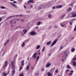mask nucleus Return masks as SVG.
Masks as SVG:
<instances>
[{
  "mask_svg": "<svg viewBox=\"0 0 76 76\" xmlns=\"http://www.w3.org/2000/svg\"><path fill=\"white\" fill-rule=\"evenodd\" d=\"M47 44V45H50V44H51V41H49L48 42H47L46 43Z\"/></svg>",
  "mask_w": 76,
  "mask_h": 76,
  "instance_id": "nucleus-14",
  "label": "nucleus"
},
{
  "mask_svg": "<svg viewBox=\"0 0 76 76\" xmlns=\"http://www.w3.org/2000/svg\"><path fill=\"white\" fill-rule=\"evenodd\" d=\"M71 51L72 52H74V51H75V48H73L71 50Z\"/></svg>",
  "mask_w": 76,
  "mask_h": 76,
  "instance_id": "nucleus-32",
  "label": "nucleus"
},
{
  "mask_svg": "<svg viewBox=\"0 0 76 76\" xmlns=\"http://www.w3.org/2000/svg\"><path fill=\"white\" fill-rule=\"evenodd\" d=\"M58 70H56V73H58Z\"/></svg>",
  "mask_w": 76,
  "mask_h": 76,
  "instance_id": "nucleus-44",
  "label": "nucleus"
},
{
  "mask_svg": "<svg viewBox=\"0 0 76 76\" xmlns=\"http://www.w3.org/2000/svg\"><path fill=\"white\" fill-rule=\"evenodd\" d=\"M55 8V7L54 6H53V7H52V9H54Z\"/></svg>",
  "mask_w": 76,
  "mask_h": 76,
  "instance_id": "nucleus-51",
  "label": "nucleus"
},
{
  "mask_svg": "<svg viewBox=\"0 0 76 76\" xmlns=\"http://www.w3.org/2000/svg\"><path fill=\"white\" fill-rule=\"evenodd\" d=\"M48 76H52V75L50 72H48L47 73Z\"/></svg>",
  "mask_w": 76,
  "mask_h": 76,
  "instance_id": "nucleus-12",
  "label": "nucleus"
},
{
  "mask_svg": "<svg viewBox=\"0 0 76 76\" xmlns=\"http://www.w3.org/2000/svg\"><path fill=\"white\" fill-rule=\"evenodd\" d=\"M38 9H41V7H39L38 8Z\"/></svg>",
  "mask_w": 76,
  "mask_h": 76,
  "instance_id": "nucleus-58",
  "label": "nucleus"
},
{
  "mask_svg": "<svg viewBox=\"0 0 76 76\" xmlns=\"http://www.w3.org/2000/svg\"><path fill=\"white\" fill-rule=\"evenodd\" d=\"M74 31H76V25L75 26V28L74 29Z\"/></svg>",
  "mask_w": 76,
  "mask_h": 76,
  "instance_id": "nucleus-38",
  "label": "nucleus"
},
{
  "mask_svg": "<svg viewBox=\"0 0 76 76\" xmlns=\"http://www.w3.org/2000/svg\"><path fill=\"white\" fill-rule=\"evenodd\" d=\"M60 26H62V27H64V26H65V25H62V24H61Z\"/></svg>",
  "mask_w": 76,
  "mask_h": 76,
  "instance_id": "nucleus-36",
  "label": "nucleus"
},
{
  "mask_svg": "<svg viewBox=\"0 0 76 76\" xmlns=\"http://www.w3.org/2000/svg\"><path fill=\"white\" fill-rule=\"evenodd\" d=\"M75 13H76V12L75 11L72 12L71 14L72 15H75Z\"/></svg>",
  "mask_w": 76,
  "mask_h": 76,
  "instance_id": "nucleus-23",
  "label": "nucleus"
},
{
  "mask_svg": "<svg viewBox=\"0 0 76 76\" xmlns=\"http://www.w3.org/2000/svg\"><path fill=\"white\" fill-rule=\"evenodd\" d=\"M21 22H25V20L23 19H21Z\"/></svg>",
  "mask_w": 76,
  "mask_h": 76,
  "instance_id": "nucleus-35",
  "label": "nucleus"
},
{
  "mask_svg": "<svg viewBox=\"0 0 76 76\" xmlns=\"http://www.w3.org/2000/svg\"><path fill=\"white\" fill-rule=\"evenodd\" d=\"M74 39V37H72L71 38V39Z\"/></svg>",
  "mask_w": 76,
  "mask_h": 76,
  "instance_id": "nucleus-61",
  "label": "nucleus"
},
{
  "mask_svg": "<svg viewBox=\"0 0 76 76\" xmlns=\"http://www.w3.org/2000/svg\"><path fill=\"white\" fill-rule=\"evenodd\" d=\"M21 66H24V61H22L21 62Z\"/></svg>",
  "mask_w": 76,
  "mask_h": 76,
  "instance_id": "nucleus-17",
  "label": "nucleus"
},
{
  "mask_svg": "<svg viewBox=\"0 0 76 76\" xmlns=\"http://www.w3.org/2000/svg\"><path fill=\"white\" fill-rule=\"evenodd\" d=\"M15 20H11L10 22L11 23H14V22H15Z\"/></svg>",
  "mask_w": 76,
  "mask_h": 76,
  "instance_id": "nucleus-15",
  "label": "nucleus"
},
{
  "mask_svg": "<svg viewBox=\"0 0 76 76\" xmlns=\"http://www.w3.org/2000/svg\"><path fill=\"white\" fill-rule=\"evenodd\" d=\"M63 7L62 5H58L56 7V9H60V8H61Z\"/></svg>",
  "mask_w": 76,
  "mask_h": 76,
  "instance_id": "nucleus-5",
  "label": "nucleus"
},
{
  "mask_svg": "<svg viewBox=\"0 0 76 76\" xmlns=\"http://www.w3.org/2000/svg\"><path fill=\"white\" fill-rule=\"evenodd\" d=\"M20 69H22V67H20Z\"/></svg>",
  "mask_w": 76,
  "mask_h": 76,
  "instance_id": "nucleus-64",
  "label": "nucleus"
},
{
  "mask_svg": "<svg viewBox=\"0 0 76 76\" xmlns=\"http://www.w3.org/2000/svg\"><path fill=\"white\" fill-rule=\"evenodd\" d=\"M45 50V46H44L43 48V49L42 50V51L44 52V50Z\"/></svg>",
  "mask_w": 76,
  "mask_h": 76,
  "instance_id": "nucleus-37",
  "label": "nucleus"
},
{
  "mask_svg": "<svg viewBox=\"0 0 76 76\" xmlns=\"http://www.w3.org/2000/svg\"><path fill=\"white\" fill-rule=\"evenodd\" d=\"M13 18V16H10V18Z\"/></svg>",
  "mask_w": 76,
  "mask_h": 76,
  "instance_id": "nucleus-62",
  "label": "nucleus"
},
{
  "mask_svg": "<svg viewBox=\"0 0 76 76\" xmlns=\"http://www.w3.org/2000/svg\"><path fill=\"white\" fill-rule=\"evenodd\" d=\"M29 57H28L27 58V60H29Z\"/></svg>",
  "mask_w": 76,
  "mask_h": 76,
  "instance_id": "nucleus-59",
  "label": "nucleus"
},
{
  "mask_svg": "<svg viewBox=\"0 0 76 76\" xmlns=\"http://www.w3.org/2000/svg\"><path fill=\"white\" fill-rule=\"evenodd\" d=\"M72 64H73V66H76V62L73 61Z\"/></svg>",
  "mask_w": 76,
  "mask_h": 76,
  "instance_id": "nucleus-19",
  "label": "nucleus"
},
{
  "mask_svg": "<svg viewBox=\"0 0 76 76\" xmlns=\"http://www.w3.org/2000/svg\"><path fill=\"white\" fill-rule=\"evenodd\" d=\"M69 24H70V25H72L73 24V22L70 21L69 23Z\"/></svg>",
  "mask_w": 76,
  "mask_h": 76,
  "instance_id": "nucleus-27",
  "label": "nucleus"
},
{
  "mask_svg": "<svg viewBox=\"0 0 76 76\" xmlns=\"http://www.w3.org/2000/svg\"><path fill=\"white\" fill-rule=\"evenodd\" d=\"M51 65V64L50 63H48L46 65V67H48L50 66Z\"/></svg>",
  "mask_w": 76,
  "mask_h": 76,
  "instance_id": "nucleus-7",
  "label": "nucleus"
},
{
  "mask_svg": "<svg viewBox=\"0 0 76 76\" xmlns=\"http://www.w3.org/2000/svg\"><path fill=\"white\" fill-rule=\"evenodd\" d=\"M16 20H18V21H19V19H16Z\"/></svg>",
  "mask_w": 76,
  "mask_h": 76,
  "instance_id": "nucleus-60",
  "label": "nucleus"
},
{
  "mask_svg": "<svg viewBox=\"0 0 76 76\" xmlns=\"http://www.w3.org/2000/svg\"><path fill=\"white\" fill-rule=\"evenodd\" d=\"M58 27L57 26H54V28H57Z\"/></svg>",
  "mask_w": 76,
  "mask_h": 76,
  "instance_id": "nucleus-39",
  "label": "nucleus"
},
{
  "mask_svg": "<svg viewBox=\"0 0 76 76\" xmlns=\"http://www.w3.org/2000/svg\"><path fill=\"white\" fill-rule=\"evenodd\" d=\"M48 18H51V14H50L48 15Z\"/></svg>",
  "mask_w": 76,
  "mask_h": 76,
  "instance_id": "nucleus-28",
  "label": "nucleus"
},
{
  "mask_svg": "<svg viewBox=\"0 0 76 76\" xmlns=\"http://www.w3.org/2000/svg\"><path fill=\"white\" fill-rule=\"evenodd\" d=\"M17 56H18V55H16V56H15V59H16V57H17Z\"/></svg>",
  "mask_w": 76,
  "mask_h": 76,
  "instance_id": "nucleus-54",
  "label": "nucleus"
},
{
  "mask_svg": "<svg viewBox=\"0 0 76 76\" xmlns=\"http://www.w3.org/2000/svg\"><path fill=\"white\" fill-rule=\"evenodd\" d=\"M2 20V18H0V22H1Z\"/></svg>",
  "mask_w": 76,
  "mask_h": 76,
  "instance_id": "nucleus-47",
  "label": "nucleus"
},
{
  "mask_svg": "<svg viewBox=\"0 0 76 76\" xmlns=\"http://www.w3.org/2000/svg\"><path fill=\"white\" fill-rule=\"evenodd\" d=\"M76 17V14H74L72 15V16L71 17V18L72 17V18H74V17Z\"/></svg>",
  "mask_w": 76,
  "mask_h": 76,
  "instance_id": "nucleus-22",
  "label": "nucleus"
},
{
  "mask_svg": "<svg viewBox=\"0 0 76 76\" xmlns=\"http://www.w3.org/2000/svg\"><path fill=\"white\" fill-rule=\"evenodd\" d=\"M66 67L67 68V69H70V66L69 65L67 66Z\"/></svg>",
  "mask_w": 76,
  "mask_h": 76,
  "instance_id": "nucleus-34",
  "label": "nucleus"
},
{
  "mask_svg": "<svg viewBox=\"0 0 76 76\" xmlns=\"http://www.w3.org/2000/svg\"><path fill=\"white\" fill-rule=\"evenodd\" d=\"M25 43L24 42H23L22 43V47H23L25 46Z\"/></svg>",
  "mask_w": 76,
  "mask_h": 76,
  "instance_id": "nucleus-20",
  "label": "nucleus"
},
{
  "mask_svg": "<svg viewBox=\"0 0 76 76\" xmlns=\"http://www.w3.org/2000/svg\"><path fill=\"white\" fill-rule=\"evenodd\" d=\"M44 68H42V71H44Z\"/></svg>",
  "mask_w": 76,
  "mask_h": 76,
  "instance_id": "nucleus-52",
  "label": "nucleus"
},
{
  "mask_svg": "<svg viewBox=\"0 0 76 76\" xmlns=\"http://www.w3.org/2000/svg\"><path fill=\"white\" fill-rule=\"evenodd\" d=\"M9 42V39H8L7 41L4 43V46H5V45H6V44H7V43H8V42Z\"/></svg>",
  "mask_w": 76,
  "mask_h": 76,
  "instance_id": "nucleus-9",
  "label": "nucleus"
},
{
  "mask_svg": "<svg viewBox=\"0 0 76 76\" xmlns=\"http://www.w3.org/2000/svg\"><path fill=\"white\" fill-rule=\"evenodd\" d=\"M15 59H15L14 60H13V61L11 62V66L12 67V69H15V65H14V63L15 62Z\"/></svg>",
  "mask_w": 76,
  "mask_h": 76,
  "instance_id": "nucleus-1",
  "label": "nucleus"
},
{
  "mask_svg": "<svg viewBox=\"0 0 76 76\" xmlns=\"http://www.w3.org/2000/svg\"><path fill=\"white\" fill-rule=\"evenodd\" d=\"M66 16V15L65 14L64 15H62V16L61 17V19H62V18H63L64 16Z\"/></svg>",
  "mask_w": 76,
  "mask_h": 76,
  "instance_id": "nucleus-31",
  "label": "nucleus"
},
{
  "mask_svg": "<svg viewBox=\"0 0 76 76\" xmlns=\"http://www.w3.org/2000/svg\"><path fill=\"white\" fill-rule=\"evenodd\" d=\"M1 9H6V7H4V6H2V7H1Z\"/></svg>",
  "mask_w": 76,
  "mask_h": 76,
  "instance_id": "nucleus-25",
  "label": "nucleus"
},
{
  "mask_svg": "<svg viewBox=\"0 0 76 76\" xmlns=\"http://www.w3.org/2000/svg\"><path fill=\"white\" fill-rule=\"evenodd\" d=\"M27 31H27L26 29H24L23 30V32L24 33V34H26L27 32Z\"/></svg>",
  "mask_w": 76,
  "mask_h": 76,
  "instance_id": "nucleus-10",
  "label": "nucleus"
},
{
  "mask_svg": "<svg viewBox=\"0 0 76 76\" xmlns=\"http://www.w3.org/2000/svg\"><path fill=\"white\" fill-rule=\"evenodd\" d=\"M39 56H37V58L36 60H39Z\"/></svg>",
  "mask_w": 76,
  "mask_h": 76,
  "instance_id": "nucleus-40",
  "label": "nucleus"
},
{
  "mask_svg": "<svg viewBox=\"0 0 76 76\" xmlns=\"http://www.w3.org/2000/svg\"><path fill=\"white\" fill-rule=\"evenodd\" d=\"M75 20V19H72L71 20H72V21H74Z\"/></svg>",
  "mask_w": 76,
  "mask_h": 76,
  "instance_id": "nucleus-49",
  "label": "nucleus"
},
{
  "mask_svg": "<svg viewBox=\"0 0 76 76\" xmlns=\"http://www.w3.org/2000/svg\"><path fill=\"white\" fill-rule=\"evenodd\" d=\"M28 66H29H29H31V64L30 63H28Z\"/></svg>",
  "mask_w": 76,
  "mask_h": 76,
  "instance_id": "nucleus-45",
  "label": "nucleus"
},
{
  "mask_svg": "<svg viewBox=\"0 0 76 76\" xmlns=\"http://www.w3.org/2000/svg\"><path fill=\"white\" fill-rule=\"evenodd\" d=\"M73 71L72 70L71 71V73L68 74L69 76H70V75H73Z\"/></svg>",
  "mask_w": 76,
  "mask_h": 76,
  "instance_id": "nucleus-8",
  "label": "nucleus"
},
{
  "mask_svg": "<svg viewBox=\"0 0 76 76\" xmlns=\"http://www.w3.org/2000/svg\"><path fill=\"white\" fill-rule=\"evenodd\" d=\"M63 47V46H61L60 48V49H59V50H61V49H62Z\"/></svg>",
  "mask_w": 76,
  "mask_h": 76,
  "instance_id": "nucleus-41",
  "label": "nucleus"
},
{
  "mask_svg": "<svg viewBox=\"0 0 76 76\" xmlns=\"http://www.w3.org/2000/svg\"><path fill=\"white\" fill-rule=\"evenodd\" d=\"M13 3H16V1H13Z\"/></svg>",
  "mask_w": 76,
  "mask_h": 76,
  "instance_id": "nucleus-56",
  "label": "nucleus"
},
{
  "mask_svg": "<svg viewBox=\"0 0 76 76\" xmlns=\"http://www.w3.org/2000/svg\"><path fill=\"white\" fill-rule=\"evenodd\" d=\"M40 48V45H38L37 47H36L37 49H39Z\"/></svg>",
  "mask_w": 76,
  "mask_h": 76,
  "instance_id": "nucleus-24",
  "label": "nucleus"
},
{
  "mask_svg": "<svg viewBox=\"0 0 76 76\" xmlns=\"http://www.w3.org/2000/svg\"><path fill=\"white\" fill-rule=\"evenodd\" d=\"M10 18V17H8V18H7V20H8V19H9V18Z\"/></svg>",
  "mask_w": 76,
  "mask_h": 76,
  "instance_id": "nucleus-55",
  "label": "nucleus"
},
{
  "mask_svg": "<svg viewBox=\"0 0 76 76\" xmlns=\"http://www.w3.org/2000/svg\"><path fill=\"white\" fill-rule=\"evenodd\" d=\"M35 34H36V32L34 31L31 32L30 34V35H35Z\"/></svg>",
  "mask_w": 76,
  "mask_h": 76,
  "instance_id": "nucleus-3",
  "label": "nucleus"
},
{
  "mask_svg": "<svg viewBox=\"0 0 76 76\" xmlns=\"http://www.w3.org/2000/svg\"><path fill=\"white\" fill-rule=\"evenodd\" d=\"M19 76H23V74L22 73L21 74H20V75Z\"/></svg>",
  "mask_w": 76,
  "mask_h": 76,
  "instance_id": "nucleus-42",
  "label": "nucleus"
},
{
  "mask_svg": "<svg viewBox=\"0 0 76 76\" xmlns=\"http://www.w3.org/2000/svg\"><path fill=\"white\" fill-rule=\"evenodd\" d=\"M69 71H70V70H68V69H67L66 70V73H67V72H69Z\"/></svg>",
  "mask_w": 76,
  "mask_h": 76,
  "instance_id": "nucleus-43",
  "label": "nucleus"
},
{
  "mask_svg": "<svg viewBox=\"0 0 76 76\" xmlns=\"http://www.w3.org/2000/svg\"><path fill=\"white\" fill-rule=\"evenodd\" d=\"M10 4H11V5H12V6H13L15 4L13 3L12 2H10Z\"/></svg>",
  "mask_w": 76,
  "mask_h": 76,
  "instance_id": "nucleus-26",
  "label": "nucleus"
},
{
  "mask_svg": "<svg viewBox=\"0 0 76 76\" xmlns=\"http://www.w3.org/2000/svg\"><path fill=\"white\" fill-rule=\"evenodd\" d=\"M62 61L63 62H64V60L63 59H62Z\"/></svg>",
  "mask_w": 76,
  "mask_h": 76,
  "instance_id": "nucleus-53",
  "label": "nucleus"
},
{
  "mask_svg": "<svg viewBox=\"0 0 76 76\" xmlns=\"http://www.w3.org/2000/svg\"><path fill=\"white\" fill-rule=\"evenodd\" d=\"M31 69H32V70H33V69H34V67H32V66L31 67Z\"/></svg>",
  "mask_w": 76,
  "mask_h": 76,
  "instance_id": "nucleus-57",
  "label": "nucleus"
},
{
  "mask_svg": "<svg viewBox=\"0 0 76 76\" xmlns=\"http://www.w3.org/2000/svg\"><path fill=\"white\" fill-rule=\"evenodd\" d=\"M70 10H72V8H71V7H69V9H67V12H70Z\"/></svg>",
  "mask_w": 76,
  "mask_h": 76,
  "instance_id": "nucleus-21",
  "label": "nucleus"
},
{
  "mask_svg": "<svg viewBox=\"0 0 76 76\" xmlns=\"http://www.w3.org/2000/svg\"><path fill=\"white\" fill-rule=\"evenodd\" d=\"M57 42V39H56L52 43V45L50 46V47L53 46Z\"/></svg>",
  "mask_w": 76,
  "mask_h": 76,
  "instance_id": "nucleus-2",
  "label": "nucleus"
},
{
  "mask_svg": "<svg viewBox=\"0 0 76 76\" xmlns=\"http://www.w3.org/2000/svg\"><path fill=\"white\" fill-rule=\"evenodd\" d=\"M76 60V58H74L72 59V60L73 61H75Z\"/></svg>",
  "mask_w": 76,
  "mask_h": 76,
  "instance_id": "nucleus-29",
  "label": "nucleus"
},
{
  "mask_svg": "<svg viewBox=\"0 0 76 76\" xmlns=\"http://www.w3.org/2000/svg\"><path fill=\"white\" fill-rule=\"evenodd\" d=\"M74 4V3H72L70 5V6H72V7H73V5Z\"/></svg>",
  "mask_w": 76,
  "mask_h": 76,
  "instance_id": "nucleus-33",
  "label": "nucleus"
},
{
  "mask_svg": "<svg viewBox=\"0 0 76 76\" xmlns=\"http://www.w3.org/2000/svg\"><path fill=\"white\" fill-rule=\"evenodd\" d=\"M16 23V21H15V20H14V23Z\"/></svg>",
  "mask_w": 76,
  "mask_h": 76,
  "instance_id": "nucleus-63",
  "label": "nucleus"
},
{
  "mask_svg": "<svg viewBox=\"0 0 76 76\" xmlns=\"http://www.w3.org/2000/svg\"><path fill=\"white\" fill-rule=\"evenodd\" d=\"M16 73V71H15V70H12V72L11 73V76H14L15 75V73Z\"/></svg>",
  "mask_w": 76,
  "mask_h": 76,
  "instance_id": "nucleus-4",
  "label": "nucleus"
},
{
  "mask_svg": "<svg viewBox=\"0 0 76 76\" xmlns=\"http://www.w3.org/2000/svg\"><path fill=\"white\" fill-rule=\"evenodd\" d=\"M26 12H27V13H30V11H27Z\"/></svg>",
  "mask_w": 76,
  "mask_h": 76,
  "instance_id": "nucleus-48",
  "label": "nucleus"
},
{
  "mask_svg": "<svg viewBox=\"0 0 76 76\" xmlns=\"http://www.w3.org/2000/svg\"><path fill=\"white\" fill-rule=\"evenodd\" d=\"M13 7H15V8H16V9H18V7L16 5L14 4V5L13 6Z\"/></svg>",
  "mask_w": 76,
  "mask_h": 76,
  "instance_id": "nucleus-13",
  "label": "nucleus"
},
{
  "mask_svg": "<svg viewBox=\"0 0 76 76\" xmlns=\"http://www.w3.org/2000/svg\"><path fill=\"white\" fill-rule=\"evenodd\" d=\"M41 24V21H39L37 23V25H39Z\"/></svg>",
  "mask_w": 76,
  "mask_h": 76,
  "instance_id": "nucleus-30",
  "label": "nucleus"
},
{
  "mask_svg": "<svg viewBox=\"0 0 76 76\" xmlns=\"http://www.w3.org/2000/svg\"><path fill=\"white\" fill-rule=\"evenodd\" d=\"M26 70H28L29 69V65H27V66L26 67Z\"/></svg>",
  "mask_w": 76,
  "mask_h": 76,
  "instance_id": "nucleus-16",
  "label": "nucleus"
},
{
  "mask_svg": "<svg viewBox=\"0 0 76 76\" xmlns=\"http://www.w3.org/2000/svg\"><path fill=\"white\" fill-rule=\"evenodd\" d=\"M5 64H7V61H6L5 62Z\"/></svg>",
  "mask_w": 76,
  "mask_h": 76,
  "instance_id": "nucleus-50",
  "label": "nucleus"
},
{
  "mask_svg": "<svg viewBox=\"0 0 76 76\" xmlns=\"http://www.w3.org/2000/svg\"><path fill=\"white\" fill-rule=\"evenodd\" d=\"M37 53H35L32 56V57H34V58H37Z\"/></svg>",
  "mask_w": 76,
  "mask_h": 76,
  "instance_id": "nucleus-6",
  "label": "nucleus"
},
{
  "mask_svg": "<svg viewBox=\"0 0 76 76\" xmlns=\"http://www.w3.org/2000/svg\"><path fill=\"white\" fill-rule=\"evenodd\" d=\"M27 3H34V1L33 0H30L27 2Z\"/></svg>",
  "mask_w": 76,
  "mask_h": 76,
  "instance_id": "nucleus-11",
  "label": "nucleus"
},
{
  "mask_svg": "<svg viewBox=\"0 0 76 76\" xmlns=\"http://www.w3.org/2000/svg\"><path fill=\"white\" fill-rule=\"evenodd\" d=\"M51 26H50L49 27H48V29H50L51 28Z\"/></svg>",
  "mask_w": 76,
  "mask_h": 76,
  "instance_id": "nucleus-46",
  "label": "nucleus"
},
{
  "mask_svg": "<svg viewBox=\"0 0 76 76\" xmlns=\"http://www.w3.org/2000/svg\"><path fill=\"white\" fill-rule=\"evenodd\" d=\"M2 75H3V76H7V74L5 73L4 72H3L2 73Z\"/></svg>",
  "mask_w": 76,
  "mask_h": 76,
  "instance_id": "nucleus-18",
  "label": "nucleus"
}]
</instances>
